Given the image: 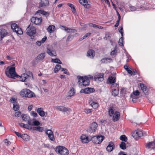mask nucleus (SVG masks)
I'll return each instance as SVG.
<instances>
[{
	"mask_svg": "<svg viewBox=\"0 0 155 155\" xmlns=\"http://www.w3.org/2000/svg\"><path fill=\"white\" fill-rule=\"evenodd\" d=\"M77 78L78 79V84L80 85L81 83H82V84L80 85L81 87H83L84 86H86L89 85L90 83V81L87 78H84L83 77L80 76H78Z\"/></svg>",
	"mask_w": 155,
	"mask_h": 155,
	"instance_id": "1",
	"label": "nucleus"
},
{
	"mask_svg": "<svg viewBox=\"0 0 155 155\" xmlns=\"http://www.w3.org/2000/svg\"><path fill=\"white\" fill-rule=\"evenodd\" d=\"M55 150L57 153L61 155H67L69 153L68 150L64 147H57L56 148Z\"/></svg>",
	"mask_w": 155,
	"mask_h": 155,
	"instance_id": "2",
	"label": "nucleus"
},
{
	"mask_svg": "<svg viewBox=\"0 0 155 155\" xmlns=\"http://www.w3.org/2000/svg\"><path fill=\"white\" fill-rule=\"evenodd\" d=\"M6 73L9 78H13V77H15L18 78L20 77L17 74L15 71V68L13 67H12L9 69L8 73L9 74H7V73Z\"/></svg>",
	"mask_w": 155,
	"mask_h": 155,
	"instance_id": "3",
	"label": "nucleus"
},
{
	"mask_svg": "<svg viewBox=\"0 0 155 155\" xmlns=\"http://www.w3.org/2000/svg\"><path fill=\"white\" fill-rule=\"evenodd\" d=\"M92 142L96 144L101 143L104 140V137L100 135L96 136H94L91 139Z\"/></svg>",
	"mask_w": 155,
	"mask_h": 155,
	"instance_id": "4",
	"label": "nucleus"
},
{
	"mask_svg": "<svg viewBox=\"0 0 155 155\" xmlns=\"http://www.w3.org/2000/svg\"><path fill=\"white\" fill-rule=\"evenodd\" d=\"M11 28L14 32H15L17 34L21 35L23 32L21 29L15 23H13L11 25Z\"/></svg>",
	"mask_w": 155,
	"mask_h": 155,
	"instance_id": "5",
	"label": "nucleus"
},
{
	"mask_svg": "<svg viewBox=\"0 0 155 155\" xmlns=\"http://www.w3.org/2000/svg\"><path fill=\"white\" fill-rule=\"evenodd\" d=\"M97 124L96 123L94 122L91 124L90 126L87 130L88 132L92 133L95 132L97 127Z\"/></svg>",
	"mask_w": 155,
	"mask_h": 155,
	"instance_id": "6",
	"label": "nucleus"
},
{
	"mask_svg": "<svg viewBox=\"0 0 155 155\" xmlns=\"http://www.w3.org/2000/svg\"><path fill=\"white\" fill-rule=\"evenodd\" d=\"M27 33L30 36H33L36 32V28L33 26L29 25L27 28Z\"/></svg>",
	"mask_w": 155,
	"mask_h": 155,
	"instance_id": "7",
	"label": "nucleus"
},
{
	"mask_svg": "<svg viewBox=\"0 0 155 155\" xmlns=\"http://www.w3.org/2000/svg\"><path fill=\"white\" fill-rule=\"evenodd\" d=\"M42 21V18L33 17L31 19V22L36 25H39L41 24Z\"/></svg>",
	"mask_w": 155,
	"mask_h": 155,
	"instance_id": "8",
	"label": "nucleus"
},
{
	"mask_svg": "<svg viewBox=\"0 0 155 155\" xmlns=\"http://www.w3.org/2000/svg\"><path fill=\"white\" fill-rule=\"evenodd\" d=\"M146 148L148 150L155 149V139L152 142H150L145 144Z\"/></svg>",
	"mask_w": 155,
	"mask_h": 155,
	"instance_id": "9",
	"label": "nucleus"
},
{
	"mask_svg": "<svg viewBox=\"0 0 155 155\" xmlns=\"http://www.w3.org/2000/svg\"><path fill=\"white\" fill-rule=\"evenodd\" d=\"M95 91L94 89L92 88L87 87L81 89L80 91V93L87 94L94 92Z\"/></svg>",
	"mask_w": 155,
	"mask_h": 155,
	"instance_id": "10",
	"label": "nucleus"
},
{
	"mask_svg": "<svg viewBox=\"0 0 155 155\" xmlns=\"http://www.w3.org/2000/svg\"><path fill=\"white\" fill-rule=\"evenodd\" d=\"M7 34L6 30L3 28L2 26H0V40L5 36Z\"/></svg>",
	"mask_w": 155,
	"mask_h": 155,
	"instance_id": "11",
	"label": "nucleus"
},
{
	"mask_svg": "<svg viewBox=\"0 0 155 155\" xmlns=\"http://www.w3.org/2000/svg\"><path fill=\"white\" fill-rule=\"evenodd\" d=\"M115 148V145L113 142L111 141L106 147V150L108 152H111Z\"/></svg>",
	"mask_w": 155,
	"mask_h": 155,
	"instance_id": "12",
	"label": "nucleus"
},
{
	"mask_svg": "<svg viewBox=\"0 0 155 155\" xmlns=\"http://www.w3.org/2000/svg\"><path fill=\"white\" fill-rule=\"evenodd\" d=\"M140 86L141 90L145 95L149 94V90L146 86L142 83L140 84Z\"/></svg>",
	"mask_w": 155,
	"mask_h": 155,
	"instance_id": "13",
	"label": "nucleus"
},
{
	"mask_svg": "<svg viewBox=\"0 0 155 155\" xmlns=\"http://www.w3.org/2000/svg\"><path fill=\"white\" fill-rule=\"evenodd\" d=\"M95 51L92 49H89L87 52V56L88 57L93 58L95 55Z\"/></svg>",
	"mask_w": 155,
	"mask_h": 155,
	"instance_id": "14",
	"label": "nucleus"
},
{
	"mask_svg": "<svg viewBox=\"0 0 155 155\" xmlns=\"http://www.w3.org/2000/svg\"><path fill=\"white\" fill-rule=\"evenodd\" d=\"M104 74L103 73H99L94 77V79L95 81H96L97 79L99 81H102L104 79Z\"/></svg>",
	"mask_w": 155,
	"mask_h": 155,
	"instance_id": "15",
	"label": "nucleus"
},
{
	"mask_svg": "<svg viewBox=\"0 0 155 155\" xmlns=\"http://www.w3.org/2000/svg\"><path fill=\"white\" fill-rule=\"evenodd\" d=\"M81 140L82 142L87 143L90 141V138L86 135H82L81 137Z\"/></svg>",
	"mask_w": 155,
	"mask_h": 155,
	"instance_id": "16",
	"label": "nucleus"
},
{
	"mask_svg": "<svg viewBox=\"0 0 155 155\" xmlns=\"http://www.w3.org/2000/svg\"><path fill=\"white\" fill-rule=\"evenodd\" d=\"M55 108L63 112H66L69 111L70 109L69 108L65 107L64 106H57L55 107Z\"/></svg>",
	"mask_w": 155,
	"mask_h": 155,
	"instance_id": "17",
	"label": "nucleus"
},
{
	"mask_svg": "<svg viewBox=\"0 0 155 155\" xmlns=\"http://www.w3.org/2000/svg\"><path fill=\"white\" fill-rule=\"evenodd\" d=\"M47 52L49 55L52 57L55 56L56 55L55 51L53 50L50 48H47Z\"/></svg>",
	"mask_w": 155,
	"mask_h": 155,
	"instance_id": "18",
	"label": "nucleus"
},
{
	"mask_svg": "<svg viewBox=\"0 0 155 155\" xmlns=\"http://www.w3.org/2000/svg\"><path fill=\"white\" fill-rule=\"evenodd\" d=\"M49 5L48 0H41V2L39 3V6L41 7L48 6Z\"/></svg>",
	"mask_w": 155,
	"mask_h": 155,
	"instance_id": "19",
	"label": "nucleus"
},
{
	"mask_svg": "<svg viewBox=\"0 0 155 155\" xmlns=\"http://www.w3.org/2000/svg\"><path fill=\"white\" fill-rule=\"evenodd\" d=\"M26 97L28 98H32L35 97V94L31 91L29 89H27Z\"/></svg>",
	"mask_w": 155,
	"mask_h": 155,
	"instance_id": "20",
	"label": "nucleus"
},
{
	"mask_svg": "<svg viewBox=\"0 0 155 155\" xmlns=\"http://www.w3.org/2000/svg\"><path fill=\"white\" fill-rule=\"evenodd\" d=\"M81 4L83 5L84 7L86 8H90L89 4L88 3L87 0H79Z\"/></svg>",
	"mask_w": 155,
	"mask_h": 155,
	"instance_id": "21",
	"label": "nucleus"
},
{
	"mask_svg": "<svg viewBox=\"0 0 155 155\" xmlns=\"http://www.w3.org/2000/svg\"><path fill=\"white\" fill-rule=\"evenodd\" d=\"M120 115L119 112L116 111L113 114L112 120L113 121L115 122L117 121L119 119Z\"/></svg>",
	"mask_w": 155,
	"mask_h": 155,
	"instance_id": "22",
	"label": "nucleus"
},
{
	"mask_svg": "<svg viewBox=\"0 0 155 155\" xmlns=\"http://www.w3.org/2000/svg\"><path fill=\"white\" fill-rule=\"evenodd\" d=\"M45 56V54L44 53H41L36 58V60L39 61L42 60Z\"/></svg>",
	"mask_w": 155,
	"mask_h": 155,
	"instance_id": "23",
	"label": "nucleus"
},
{
	"mask_svg": "<svg viewBox=\"0 0 155 155\" xmlns=\"http://www.w3.org/2000/svg\"><path fill=\"white\" fill-rule=\"evenodd\" d=\"M116 78L115 77L110 76L108 79V83L113 84L115 82Z\"/></svg>",
	"mask_w": 155,
	"mask_h": 155,
	"instance_id": "24",
	"label": "nucleus"
},
{
	"mask_svg": "<svg viewBox=\"0 0 155 155\" xmlns=\"http://www.w3.org/2000/svg\"><path fill=\"white\" fill-rule=\"evenodd\" d=\"M43 109L42 108H38L37 111L39 115L41 117H44L45 115V112L43 111Z\"/></svg>",
	"mask_w": 155,
	"mask_h": 155,
	"instance_id": "25",
	"label": "nucleus"
},
{
	"mask_svg": "<svg viewBox=\"0 0 155 155\" xmlns=\"http://www.w3.org/2000/svg\"><path fill=\"white\" fill-rule=\"evenodd\" d=\"M37 13L41 14L45 16L46 17H48L49 16L50 14L49 12H45L41 10L38 11L37 12Z\"/></svg>",
	"mask_w": 155,
	"mask_h": 155,
	"instance_id": "26",
	"label": "nucleus"
},
{
	"mask_svg": "<svg viewBox=\"0 0 155 155\" xmlns=\"http://www.w3.org/2000/svg\"><path fill=\"white\" fill-rule=\"evenodd\" d=\"M90 104L93 108H96L98 107V103L94 101L91 100L90 101Z\"/></svg>",
	"mask_w": 155,
	"mask_h": 155,
	"instance_id": "27",
	"label": "nucleus"
},
{
	"mask_svg": "<svg viewBox=\"0 0 155 155\" xmlns=\"http://www.w3.org/2000/svg\"><path fill=\"white\" fill-rule=\"evenodd\" d=\"M114 107L112 106L109 107L108 113L110 116H112L114 114Z\"/></svg>",
	"mask_w": 155,
	"mask_h": 155,
	"instance_id": "28",
	"label": "nucleus"
},
{
	"mask_svg": "<svg viewBox=\"0 0 155 155\" xmlns=\"http://www.w3.org/2000/svg\"><path fill=\"white\" fill-rule=\"evenodd\" d=\"M112 95L114 96V97L117 96L119 93L118 89L117 88H112Z\"/></svg>",
	"mask_w": 155,
	"mask_h": 155,
	"instance_id": "29",
	"label": "nucleus"
},
{
	"mask_svg": "<svg viewBox=\"0 0 155 155\" xmlns=\"http://www.w3.org/2000/svg\"><path fill=\"white\" fill-rule=\"evenodd\" d=\"M32 129L41 132L43 130V128L40 126H37L32 127Z\"/></svg>",
	"mask_w": 155,
	"mask_h": 155,
	"instance_id": "30",
	"label": "nucleus"
},
{
	"mask_svg": "<svg viewBox=\"0 0 155 155\" xmlns=\"http://www.w3.org/2000/svg\"><path fill=\"white\" fill-rule=\"evenodd\" d=\"M55 26L53 25H51L49 26L48 28V31L50 33H52L54 31Z\"/></svg>",
	"mask_w": 155,
	"mask_h": 155,
	"instance_id": "31",
	"label": "nucleus"
},
{
	"mask_svg": "<svg viewBox=\"0 0 155 155\" xmlns=\"http://www.w3.org/2000/svg\"><path fill=\"white\" fill-rule=\"evenodd\" d=\"M22 120L24 121H26L29 119L30 117L26 114H22L21 115Z\"/></svg>",
	"mask_w": 155,
	"mask_h": 155,
	"instance_id": "32",
	"label": "nucleus"
},
{
	"mask_svg": "<svg viewBox=\"0 0 155 155\" xmlns=\"http://www.w3.org/2000/svg\"><path fill=\"white\" fill-rule=\"evenodd\" d=\"M27 89H23L22 90L20 93L21 96L23 97H26Z\"/></svg>",
	"mask_w": 155,
	"mask_h": 155,
	"instance_id": "33",
	"label": "nucleus"
},
{
	"mask_svg": "<svg viewBox=\"0 0 155 155\" xmlns=\"http://www.w3.org/2000/svg\"><path fill=\"white\" fill-rule=\"evenodd\" d=\"M137 135L138 137H140L143 135V133L141 131H136L133 134V136L134 137Z\"/></svg>",
	"mask_w": 155,
	"mask_h": 155,
	"instance_id": "34",
	"label": "nucleus"
},
{
	"mask_svg": "<svg viewBox=\"0 0 155 155\" xmlns=\"http://www.w3.org/2000/svg\"><path fill=\"white\" fill-rule=\"evenodd\" d=\"M126 143L122 141L120 145V147L122 149L125 150L126 148Z\"/></svg>",
	"mask_w": 155,
	"mask_h": 155,
	"instance_id": "35",
	"label": "nucleus"
},
{
	"mask_svg": "<svg viewBox=\"0 0 155 155\" xmlns=\"http://www.w3.org/2000/svg\"><path fill=\"white\" fill-rule=\"evenodd\" d=\"M111 59L110 58H102L101 60V62L102 63H107L108 62H110V61H109L108 60H111Z\"/></svg>",
	"mask_w": 155,
	"mask_h": 155,
	"instance_id": "36",
	"label": "nucleus"
},
{
	"mask_svg": "<svg viewBox=\"0 0 155 155\" xmlns=\"http://www.w3.org/2000/svg\"><path fill=\"white\" fill-rule=\"evenodd\" d=\"M61 66L59 64H56L54 69V72L55 73H57L59 70L61 69Z\"/></svg>",
	"mask_w": 155,
	"mask_h": 155,
	"instance_id": "37",
	"label": "nucleus"
},
{
	"mask_svg": "<svg viewBox=\"0 0 155 155\" xmlns=\"http://www.w3.org/2000/svg\"><path fill=\"white\" fill-rule=\"evenodd\" d=\"M51 62L54 63H55L59 64H61V61L58 58L52 59Z\"/></svg>",
	"mask_w": 155,
	"mask_h": 155,
	"instance_id": "38",
	"label": "nucleus"
},
{
	"mask_svg": "<svg viewBox=\"0 0 155 155\" xmlns=\"http://www.w3.org/2000/svg\"><path fill=\"white\" fill-rule=\"evenodd\" d=\"M133 94H134V96H132V98L134 99L136 98V97H135V96H138L140 94V92L137 90L133 92Z\"/></svg>",
	"mask_w": 155,
	"mask_h": 155,
	"instance_id": "39",
	"label": "nucleus"
},
{
	"mask_svg": "<svg viewBox=\"0 0 155 155\" xmlns=\"http://www.w3.org/2000/svg\"><path fill=\"white\" fill-rule=\"evenodd\" d=\"M19 105L17 104V103L13 104V109L15 111H17L19 109Z\"/></svg>",
	"mask_w": 155,
	"mask_h": 155,
	"instance_id": "40",
	"label": "nucleus"
},
{
	"mask_svg": "<svg viewBox=\"0 0 155 155\" xmlns=\"http://www.w3.org/2000/svg\"><path fill=\"white\" fill-rule=\"evenodd\" d=\"M74 89L73 88H72L68 92L69 96L71 97L74 95Z\"/></svg>",
	"mask_w": 155,
	"mask_h": 155,
	"instance_id": "41",
	"label": "nucleus"
},
{
	"mask_svg": "<svg viewBox=\"0 0 155 155\" xmlns=\"http://www.w3.org/2000/svg\"><path fill=\"white\" fill-rule=\"evenodd\" d=\"M120 139L124 142H126L127 140V138L125 135H122L120 138Z\"/></svg>",
	"mask_w": 155,
	"mask_h": 155,
	"instance_id": "42",
	"label": "nucleus"
},
{
	"mask_svg": "<svg viewBox=\"0 0 155 155\" xmlns=\"http://www.w3.org/2000/svg\"><path fill=\"white\" fill-rule=\"evenodd\" d=\"M124 69L127 71L128 73L129 74L131 75H132L133 73L131 70H130L128 67L127 65H125L124 66Z\"/></svg>",
	"mask_w": 155,
	"mask_h": 155,
	"instance_id": "43",
	"label": "nucleus"
},
{
	"mask_svg": "<svg viewBox=\"0 0 155 155\" xmlns=\"http://www.w3.org/2000/svg\"><path fill=\"white\" fill-rule=\"evenodd\" d=\"M123 38H122V37H121L118 43L119 44V45L121 46H124V44H123L124 39H123Z\"/></svg>",
	"mask_w": 155,
	"mask_h": 155,
	"instance_id": "44",
	"label": "nucleus"
},
{
	"mask_svg": "<svg viewBox=\"0 0 155 155\" xmlns=\"http://www.w3.org/2000/svg\"><path fill=\"white\" fill-rule=\"evenodd\" d=\"M45 133L48 135V136L53 134L52 131L50 130H46Z\"/></svg>",
	"mask_w": 155,
	"mask_h": 155,
	"instance_id": "45",
	"label": "nucleus"
},
{
	"mask_svg": "<svg viewBox=\"0 0 155 155\" xmlns=\"http://www.w3.org/2000/svg\"><path fill=\"white\" fill-rule=\"evenodd\" d=\"M106 38V39H108L110 40V42H112V40L110 39L111 37L110 35L108 34L106 35L105 38Z\"/></svg>",
	"mask_w": 155,
	"mask_h": 155,
	"instance_id": "46",
	"label": "nucleus"
},
{
	"mask_svg": "<svg viewBox=\"0 0 155 155\" xmlns=\"http://www.w3.org/2000/svg\"><path fill=\"white\" fill-rule=\"evenodd\" d=\"M74 37V35H70L68 37L67 40L68 41H70L73 39Z\"/></svg>",
	"mask_w": 155,
	"mask_h": 155,
	"instance_id": "47",
	"label": "nucleus"
},
{
	"mask_svg": "<svg viewBox=\"0 0 155 155\" xmlns=\"http://www.w3.org/2000/svg\"><path fill=\"white\" fill-rule=\"evenodd\" d=\"M40 123L38 120H35L33 121V126H39Z\"/></svg>",
	"mask_w": 155,
	"mask_h": 155,
	"instance_id": "48",
	"label": "nucleus"
},
{
	"mask_svg": "<svg viewBox=\"0 0 155 155\" xmlns=\"http://www.w3.org/2000/svg\"><path fill=\"white\" fill-rule=\"evenodd\" d=\"M50 139L51 141L54 140L55 139L53 134L48 136Z\"/></svg>",
	"mask_w": 155,
	"mask_h": 155,
	"instance_id": "49",
	"label": "nucleus"
},
{
	"mask_svg": "<svg viewBox=\"0 0 155 155\" xmlns=\"http://www.w3.org/2000/svg\"><path fill=\"white\" fill-rule=\"evenodd\" d=\"M84 111L86 114H89L91 112V109H85L84 110Z\"/></svg>",
	"mask_w": 155,
	"mask_h": 155,
	"instance_id": "50",
	"label": "nucleus"
},
{
	"mask_svg": "<svg viewBox=\"0 0 155 155\" xmlns=\"http://www.w3.org/2000/svg\"><path fill=\"white\" fill-rule=\"evenodd\" d=\"M15 133L18 137L23 138V136L21 133L16 131H15Z\"/></svg>",
	"mask_w": 155,
	"mask_h": 155,
	"instance_id": "51",
	"label": "nucleus"
},
{
	"mask_svg": "<svg viewBox=\"0 0 155 155\" xmlns=\"http://www.w3.org/2000/svg\"><path fill=\"white\" fill-rule=\"evenodd\" d=\"M31 115L34 117H36L38 115L37 113L35 112L34 111H33L31 112Z\"/></svg>",
	"mask_w": 155,
	"mask_h": 155,
	"instance_id": "52",
	"label": "nucleus"
},
{
	"mask_svg": "<svg viewBox=\"0 0 155 155\" xmlns=\"http://www.w3.org/2000/svg\"><path fill=\"white\" fill-rule=\"evenodd\" d=\"M4 142L7 146L11 144V142L7 139L5 140Z\"/></svg>",
	"mask_w": 155,
	"mask_h": 155,
	"instance_id": "53",
	"label": "nucleus"
},
{
	"mask_svg": "<svg viewBox=\"0 0 155 155\" xmlns=\"http://www.w3.org/2000/svg\"><path fill=\"white\" fill-rule=\"evenodd\" d=\"M130 9V10L131 11H134L136 10V8L134 6H130L129 7Z\"/></svg>",
	"mask_w": 155,
	"mask_h": 155,
	"instance_id": "54",
	"label": "nucleus"
},
{
	"mask_svg": "<svg viewBox=\"0 0 155 155\" xmlns=\"http://www.w3.org/2000/svg\"><path fill=\"white\" fill-rule=\"evenodd\" d=\"M24 128L28 129H32V128L31 127L29 126L27 124H25L24 127Z\"/></svg>",
	"mask_w": 155,
	"mask_h": 155,
	"instance_id": "55",
	"label": "nucleus"
},
{
	"mask_svg": "<svg viewBox=\"0 0 155 155\" xmlns=\"http://www.w3.org/2000/svg\"><path fill=\"white\" fill-rule=\"evenodd\" d=\"M21 115V113L20 112L18 111L16 112L15 114V116L16 117H19Z\"/></svg>",
	"mask_w": 155,
	"mask_h": 155,
	"instance_id": "56",
	"label": "nucleus"
},
{
	"mask_svg": "<svg viewBox=\"0 0 155 155\" xmlns=\"http://www.w3.org/2000/svg\"><path fill=\"white\" fill-rule=\"evenodd\" d=\"M76 31V30L74 29L69 28L68 32V33L75 32Z\"/></svg>",
	"mask_w": 155,
	"mask_h": 155,
	"instance_id": "57",
	"label": "nucleus"
},
{
	"mask_svg": "<svg viewBox=\"0 0 155 155\" xmlns=\"http://www.w3.org/2000/svg\"><path fill=\"white\" fill-rule=\"evenodd\" d=\"M39 61L37 60H36V59L34 60L32 62V64L33 66L37 64Z\"/></svg>",
	"mask_w": 155,
	"mask_h": 155,
	"instance_id": "58",
	"label": "nucleus"
},
{
	"mask_svg": "<svg viewBox=\"0 0 155 155\" xmlns=\"http://www.w3.org/2000/svg\"><path fill=\"white\" fill-rule=\"evenodd\" d=\"M118 86H119L117 84H116L113 83V84H112V85H111L112 87H115V88H117V89H118Z\"/></svg>",
	"mask_w": 155,
	"mask_h": 155,
	"instance_id": "59",
	"label": "nucleus"
},
{
	"mask_svg": "<svg viewBox=\"0 0 155 155\" xmlns=\"http://www.w3.org/2000/svg\"><path fill=\"white\" fill-rule=\"evenodd\" d=\"M10 100H11V102L12 103H16V101L17 100H16V99L15 98H14L12 97L11 98V99Z\"/></svg>",
	"mask_w": 155,
	"mask_h": 155,
	"instance_id": "60",
	"label": "nucleus"
},
{
	"mask_svg": "<svg viewBox=\"0 0 155 155\" xmlns=\"http://www.w3.org/2000/svg\"><path fill=\"white\" fill-rule=\"evenodd\" d=\"M84 78H87L88 79H93V77L90 75H89L87 76H85Z\"/></svg>",
	"mask_w": 155,
	"mask_h": 155,
	"instance_id": "61",
	"label": "nucleus"
},
{
	"mask_svg": "<svg viewBox=\"0 0 155 155\" xmlns=\"http://www.w3.org/2000/svg\"><path fill=\"white\" fill-rule=\"evenodd\" d=\"M28 123L29 124V125L30 126H33V122H32V121L31 120H28Z\"/></svg>",
	"mask_w": 155,
	"mask_h": 155,
	"instance_id": "62",
	"label": "nucleus"
},
{
	"mask_svg": "<svg viewBox=\"0 0 155 155\" xmlns=\"http://www.w3.org/2000/svg\"><path fill=\"white\" fill-rule=\"evenodd\" d=\"M61 27L63 28V29L65 31L68 32V30H69V28L66 26H62Z\"/></svg>",
	"mask_w": 155,
	"mask_h": 155,
	"instance_id": "63",
	"label": "nucleus"
},
{
	"mask_svg": "<svg viewBox=\"0 0 155 155\" xmlns=\"http://www.w3.org/2000/svg\"><path fill=\"white\" fill-rule=\"evenodd\" d=\"M64 70H63V71H64V74H67L68 75L69 74V72H67L68 70L67 69L65 68L64 69Z\"/></svg>",
	"mask_w": 155,
	"mask_h": 155,
	"instance_id": "64",
	"label": "nucleus"
}]
</instances>
